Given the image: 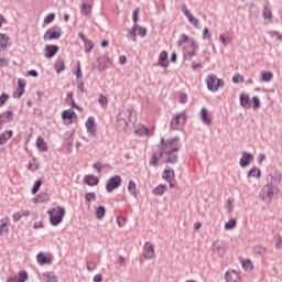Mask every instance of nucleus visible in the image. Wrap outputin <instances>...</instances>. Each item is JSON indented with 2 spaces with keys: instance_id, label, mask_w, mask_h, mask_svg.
<instances>
[{
  "instance_id": "338daca9",
  "label": "nucleus",
  "mask_w": 282,
  "mask_h": 282,
  "mask_svg": "<svg viewBox=\"0 0 282 282\" xmlns=\"http://www.w3.org/2000/svg\"><path fill=\"white\" fill-rule=\"evenodd\" d=\"M135 32H138V24H133L129 33L131 36H137Z\"/></svg>"
},
{
  "instance_id": "680f3d73",
  "label": "nucleus",
  "mask_w": 282,
  "mask_h": 282,
  "mask_svg": "<svg viewBox=\"0 0 282 282\" xmlns=\"http://www.w3.org/2000/svg\"><path fill=\"white\" fill-rule=\"evenodd\" d=\"M180 102L182 104V105H186V102H188V96L186 95V94H181L180 95Z\"/></svg>"
},
{
  "instance_id": "a18cd8bd",
  "label": "nucleus",
  "mask_w": 282,
  "mask_h": 282,
  "mask_svg": "<svg viewBox=\"0 0 282 282\" xmlns=\"http://www.w3.org/2000/svg\"><path fill=\"white\" fill-rule=\"evenodd\" d=\"M86 202H96V193L89 192L85 194Z\"/></svg>"
},
{
  "instance_id": "dca6fc26",
  "label": "nucleus",
  "mask_w": 282,
  "mask_h": 282,
  "mask_svg": "<svg viewBox=\"0 0 282 282\" xmlns=\"http://www.w3.org/2000/svg\"><path fill=\"white\" fill-rule=\"evenodd\" d=\"M135 133H137V135H140V138H144V135H152L153 128L151 130H149V128L140 124V126H137Z\"/></svg>"
},
{
  "instance_id": "cd10ccee",
  "label": "nucleus",
  "mask_w": 282,
  "mask_h": 282,
  "mask_svg": "<svg viewBox=\"0 0 282 282\" xmlns=\"http://www.w3.org/2000/svg\"><path fill=\"white\" fill-rule=\"evenodd\" d=\"M260 75H261V83H270V80H272L273 78V75L271 72L262 70Z\"/></svg>"
},
{
  "instance_id": "c756f323",
  "label": "nucleus",
  "mask_w": 282,
  "mask_h": 282,
  "mask_svg": "<svg viewBox=\"0 0 282 282\" xmlns=\"http://www.w3.org/2000/svg\"><path fill=\"white\" fill-rule=\"evenodd\" d=\"M254 254H265L268 252V248H265L263 245H256L252 248Z\"/></svg>"
},
{
  "instance_id": "58836bf2",
  "label": "nucleus",
  "mask_w": 282,
  "mask_h": 282,
  "mask_svg": "<svg viewBox=\"0 0 282 282\" xmlns=\"http://www.w3.org/2000/svg\"><path fill=\"white\" fill-rule=\"evenodd\" d=\"M84 45H85L86 54H89V52H91V50H94V42L91 40H86L84 42Z\"/></svg>"
},
{
  "instance_id": "69168bd1",
  "label": "nucleus",
  "mask_w": 282,
  "mask_h": 282,
  "mask_svg": "<svg viewBox=\"0 0 282 282\" xmlns=\"http://www.w3.org/2000/svg\"><path fill=\"white\" fill-rule=\"evenodd\" d=\"M139 36H141L142 39H144V36H147V29L139 26V32H138Z\"/></svg>"
},
{
  "instance_id": "6e6552de",
  "label": "nucleus",
  "mask_w": 282,
  "mask_h": 282,
  "mask_svg": "<svg viewBox=\"0 0 282 282\" xmlns=\"http://www.w3.org/2000/svg\"><path fill=\"white\" fill-rule=\"evenodd\" d=\"M206 83L209 91H218L219 87H221V79L217 78V76L213 74L208 75Z\"/></svg>"
},
{
  "instance_id": "6ab92c4d",
  "label": "nucleus",
  "mask_w": 282,
  "mask_h": 282,
  "mask_svg": "<svg viewBox=\"0 0 282 282\" xmlns=\"http://www.w3.org/2000/svg\"><path fill=\"white\" fill-rule=\"evenodd\" d=\"M199 116L204 124H207V127H210V124H213V120L209 119L208 110L206 108L200 109Z\"/></svg>"
},
{
  "instance_id": "4be33fe9",
  "label": "nucleus",
  "mask_w": 282,
  "mask_h": 282,
  "mask_svg": "<svg viewBox=\"0 0 282 282\" xmlns=\"http://www.w3.org/2000/svg\"><path fill=\"white\" fill-rule=\"evenodd\" d=\"M84 182L85 184H87L88 186H98V177L94 176V175H86L84 177Z\"/></svg>"
},
{
  "instance_id": "37998d69",
  "label": "nucleus",
  "mask_w": 282,
  "mask_h": 282,
  "mask_svg": "<svg viewBox=\"0 0 282 282\" xmlns=\"http://www.w3.org/2000/svg\"><path fill=\"white\" fill-rule=\"evenodd\" d=\"M189 23L194 25V28L199 29V20L195 18L193 14L189 15L188 18Z\"/></svg>"
},
{
  "instance_id": "aec40b11",
  "label": "nucleus",
  "mask_w": 282,
  "mask_h": 282,
  "mask_svg": "<svg viewBox=\"0 0 282 282\" xmlns=\"http://www.w3.org/2000/svg\"><path fill=\"white\" fill-rule=\"evenodd\" d=\"M162 177L165 180V182L171 183L173 182V177H175V171H173L171 167H167L163 171Z\"/></svg>"
},
{
  "instance_id": "de8ad7c7",
  "label": "nucleus",
  "mask_w": 282,
  "mask_h": 282,
  "mask_svg": "<svg viewBox=\"0 0 282 282\" xmlns=\"http://www.w3.org/2000/svg\"><path fill=\"white\" fill-rule=\"evenodd\" d=\"M219 41L226 46L230 43V37L226 36V34L223 33L219 35Z\"/></svg>"
},
{
  "instance_id": "20e7f679",
  "label": "nucleus",
  "mask_w": 282,
  "mask_h": 282,
  "mask_svg": "<svg viewBox=\"0 0 282 282\" xmlns=\"http://www.w3.org/2000/svg\"><path fill=\"white\" fill-rule=\"evenodd\" d=\"M282 182V173L279 170H273L267 175V184L269 186H274V188H279Z\"/></svg>"
},
{
  "instance_id": "1a4fd4ad",
  "label": "nucleus",
  "mask_w": 282,
  "mask_h": 282,
  "mask_svg": "<svg viewBox=\"0 0 282 282\" xmlns=\"http://www.w3.org/2000/svg\"><path fill=\"white\" fill-rule=\"evenodd\" d=\"M163 153V162L164 164H177V160H180V156L177 155V152H162Z\"/></svg>"
},
{
  "instance_id": "603ef678",
  "label": "nucleus",
  "mask_w": 282,
  "mask_h": 282,
  "mask_svg": "<svg viewBox=\"0 0 282 282\" xmlns=\"http://www.w3.org/2000/svg\"><path fill=\"white\" fill-rule=\"evenodd\" d=\"M56 19V15L54 13H48L47 17L44 19V23L50 24L52 21Z\"/></svg>"
},
{
  "instance_id": "c9c22d12",
  "label": "nucleus",
  "mask_w": 282,
  "mask_h": 282,
  "mask_svg": "<svg viewBox=\"0 0 282 282\" xmlns=\"http://www.w3.org/2000/svg\"><path fill=\"white\" fill-rule=\"evenodd\" d=\"M8 40L9 37L6 35V33H0V47L6 50V47H8Z\"/></svg>"
},
{
  "instance_id": "c03bdc74",
  "label": "nucleus",
  "mask_w": 282,
  "mask_h": 282,
  "mask_svg": "<svg viewBox=\"0 0 282 282\" xmlns=\"http://www.w3.org/2000/svg\"><path fill=\"white\" fill-rule=\"evenodd\" d=\"M109 165H102V163L97 162L93 165V169L97 171V173H102V169H107Z\"/></svg>"
},
{
  "instance_id": "a878e982",
  "label": "nucleus",
  "mask_w": 282,
  "mask_h": 282,
  "mask_svg": "<svg viewBox=\"0 0 282 282\" xmlns=\"http://www.w3.org/2000/svg\"><path fill=\"white\" fill-rule=\"evenodd\" d=\"M36 148L39 151H42L43 153L47 152V143L43 140V138L39 137L36 139Z\"/></svg>"
},
{
  "instance_id": "4c0bfd02",
  "label": "nucleus",
  "mask_w": 282,
  "mask_h": 282,
  "mask_svg": "<svg viewBox=\"0 0 282 282\" xmlns=\"http://www.w3.org/2000/svg\"><path fill=\"white\" fill-rule=\"evenodd\" d=\"M42 184H43V182H41V180L35 181V183L31 189L32 195H36V193H39Z\"/></svg>"
},
{
  "instance_id": "0e129e2a",
  "label": "nucleus",
  "mask_w": 282,
  "mask_h": 282,
  "mask_svg": "<svg viewBox=\"0 0 282 282\" xmlns=\"http://www.w3.org/2000/svg\"><path fill=\"white\" fill-rule=\"evenodd\" d=\"M10 65V62L6 59V57L0 58V67H8Z\"/></svg>"
},
{
  "instance_id": "e2e57ef3",
  "label": "nucleus",
  "mask_w": 282,
  "mask_h": 282,
  "mask_svg": "<svg viewBox=\"0 0 282 282\" xmlns=\"http://www.w3.org/2000/svg\"><path fill=\"white\" fill-rule=\"evenodd\" d=\"M117 224H118L119 228H122V226H124V224H126L124 217L118 216Z\"/></svg>"
},
{
  "instance_id": "4468645a",
  "label": "nucleus",
  "mask_w": 282,
  "mask_h": 282,
  "mask_svg": "<svg viewBox=\"0 0 282 282\" xmlns=\"http://www.w3.org/2000/svg\"><path fill=\"white\" fill-rule=\"evenodd\" d=\"M86 129L89 132L90 138H96V119L94 117L87 119Z\"/></svg>"
},
{
  "instance_id": "ea45409f",
  "label": "nucleus",
  "mask_w": 282,
  "mask_h": 282,
  "mask_svg": "<svg viewBox=\"0 0 282 282\" xmlns=\"http://www.w3.org/2000/svg\"><path fill=\"white\" fill-rule=\"evenodd\" d=\"M237 227V220L236 219H230L225 224V230H232V228Z\"/></svg>"
},
{
  "instance_id": "0eeeda50",
  "label": "nucleus",
  "mask_w": 282,
  "mask_h": 282,
  "mask_svg": "<svg viewBox=\"0 0 282 282\" xmlns=\"http://www.w3.org/2000/svg\"><path fill=\"white\" fill-rule=\"evenodd\" d=\"M186 124V112H180L173 117L171 120V127L172 129H175L176 131L178 129H182Z\"/></svg>"
},
{
  "instance_id": "9b49d317",
  "label": "nucleus",
  "mask_w": 282,
  "mask_h": 282,
  "mask_svg": "<svg viewBox=\"0 0 282 282\" xmlns=\"http://www.w3.org/2000/svg\"><path fill=\"white\" fill-rule=\"evenodd\" d=\"M213 246L215 254H217L218 257H223L224 254H226V243H224V241L215 240Z\"/></svg>"
},
{
  "instance_id": "39448f33",
  "label": "nucleus",
  "mask_w": 282,
  "mask_h": 282,
  "mask_svg": "<svg viewBox=\"0 0 282 282\" xmlns=\"http://www.w3.org/2000/svg\"><path fill=\"white\" fill-rule=\"evenodd\" d=\"M121 184H122V177L120 175H115V176L110 177L106 182L107 193H113V191H116V188H120Z\"/></svg>"
},
{
  "instance_id": "f8f14e48",
  "label": "nucleus",
  "mask_w": 282,
  "mask_h": 282,
  "mask_svg": "<svg viewBox=\"0 0 282 282\" xmlns=\"http://www.w3.org/2000/svg\"><path fill=\"white\" fill-rule=\"evenodd\" d=\"M58 45L47 44L44 51L45 58H54L58 54Z\"/></svg>"
},
{
  "instance_id": "bf43d9fd",
  "label": "nucleus",
  "mask_w": 282,
  "mask_h": 282,
  "mask_svg": "<svg viewBox=\"0 0 282 282\" xmlns=\"http://www.w3.org/2000/svg\"><path fill=\"white\" fill-rule=\"evenodd\" d=\"M99 105H107L109 99L105 95H100L98 99Z\"/></svg>"
},
{
  "instance_id": "e433bc0d",
  "label": "nucleus",
  "mask_w": 282,
  "mask_h": 282,
  "mask_svg": "<svg viewBox=\"0 0 282 282\" xmlns=\"http://www.w3.org/2000/svg\"><path fill=\"white\" fill-rule=\"evenodd\" d=\"M252 109L257 111V109L261 108V101L259 100V97H252L251 99Z\"/></svg>"
},
{
  "instance_id": "13d9d810",
  "label": "nucleus",
  "mask_w": 282,
  "mask_h": 282,
  "mask_svg": "<svg viewBox=\"0 0 282 282\" xmlns=\"http://www.w3.org/2000/svg\"><path fill=\"white\" fill-rule=\"evenodd\" d=\"M182 12L184 13V15L188 19L193 13H191V10H188L186 8V4H183L181 8Z\"/></svg>"
},
{
  "instance_id": "774afa93",
  "label": "nucleus",
  "mask_w": 282,
  "mask_h": 282,
  "mask_svg": "<svg viewBox=\"0 0 282 282\" xmlns=\"http://www.w3.org/2000/svg\"><path fill=\"white\" fill-rule=\"evenodd\" d=\"M13 221H21V217H23V215H21V212L15 213L13 216Z\"/></svg>"
},
{
  "instance_id": "3c124183",
  "label": "nucleus",
  "mask_w": 282,
  "mask_h": 282,
  "mask_svg": "<svg viewBox=\"0 0 282 282\" xmlns=\"http://www.w3.org/2000/svg\"><path fill=\"white\" fill-rule=\"evenodd\" d=\"M37 197L40 198V203L50 202V195L47 193H41Z\"/></svg>"
},
{
  "instance_id": "f3484780",
  "label": "nucleus",
  "mask_w": 282,
  "mask_h": 282,
  "mask_svg": "<svg viewBox=\"0 0 282 282\" xmlns=\"http://www.w3.org/2000/svg\"><path fill=\"white\" fill-rule=\"evenodd\" d=\"M239 100H240V107H242L243 109H250V107H252V102L250 101V96L242 93L240 95Z\"/></svg>"
},
{
  "instance_id": "c85d7f7f",
  "label": "nucleus",
  "mask_w": 282,
  "mask_h": 282,
  "mask_svg": "<svg viewBox=\"0 0 282 282\" xmlns=\"http://www.w3.org/2000/svg\"><path fill=\"white\" fill-rule=\"evenodd\" d=\"M43 276L46 282H58V278H56L54 272H45L43 273Z\"/></svg>"
},
{
  "instance_id": "a19ab883",
  "label": "nucleus",
  "mask_w": 282,
  "mask_h": 282,
  "mask_svg": "<svg viewBox=\"0 0 282 282\" xmlns=\"http://www.w3.org/2000/svg\"><path fill=\"white\" fill-rule=\"evenodd\" d=\"M91 12V4L89 2H84L82 4V14H89Z\"/></svg>"
},
{
  "instance_id": "09e8293b",
  "label": "nucleus",
  "mask_w": 282,
  "mask_h": 282,
  "mask_svg": "<svg viewBox=\"0 0 282 282\" xmlns=\"http://www.w3.org/2000/svg\"><path fill=\"white\" fill-rule=\"evenodd\" d=\"M243 270H252L254 267L250 260H246L242 262Z\"/></svg>"
},
{
  "instance_id": "393cba45",
  "label": "nucleus",
  "mask_w": 282,
  "mask_h": 282,
  "mask_svg": "<svg viewBox=\"0 0 282 282\" xmlns=\"http://www.w3.org/2000/svg\"><path fill=\"white\" fill-rule=\"evenodd\" d=\"M167 58L169 53H166V51L161 52L159 55V65H161V67H169V62H166Z\"/></svg>"
},
{
  "instance_id": "423d86ee",
  "label": "nucleus",
  "mask_w": 282,
  "mask_h": 282,
  "mask_svg": "<svg viewBox=\"0 0 282 282\" xmlns=\"http://www.w3.org/2000/svg\"><path fill=\"white\" fill-rule=\"evenodd\" d=\"M62 30L58 26H53L46 30L43 35L44 41H58L61 39Z\"/></svg>"
},
{
  "instance_id": "b1692460",
  "label": "nucleus",
  "mask_w": 282,
  "mask_h": 282,
  "mask_svg": "<svg viewBox=\"0 0 282 282\" xmlns=\"http://www.w3.org/2000/svg\"><path fill=\"white\" fill-rule=\"evenodd\" d=\"M12 118H14V112H12L10 110L0 115V120L3 124L10 122V120H12Z\"/></svg>"
},
{
  "instance_id": "49530a36",
  "label": "nucleus",
  "mask_w": 282,
  "mask_h": 282,
  "mask_svg": "<svg viewBox=\"0 0 282 282\" xmlns=\"http://www.w3.org/2000/svg\"><path fill=\"white\" fill-rule=\"evenodd\" d=\"M263 19H270L272 17V10L270 8L264 7L262 11Z\"/></svg>"
},
{
  "instance_id": "7ed1b4c3",
  "label": "nucleus",
  "mask_w": 282,
  "mask_h": 282,
  "mask_svg": "<svg viewBox=\"0 0 282 282\" xmlns=\"http://www.w3.org/2000/svg\"><path fill=\"white\" fill-rule=\"evenodd\" d=\"M275 193H279V187H274L267 183L260 192V197L263 202H265L267 204H270Z\"/></svg>"
},
{
  "instance_id": "5701e85b",
  "label": "nucleus",
  "mask_w": 282,
  "mask_h": 282,
  "mask_svg": "<svg viewBox=\"0 0 282 282\" xmlns=\"http://www.w3.org/2000/svg\"><path fill=\"white\" fill-rule=\"evenodd\" d=\"M12 138V130H7L0 133V147H3Z\"/></svg>"
},
{
  "instance_id": "8fccbe9b",
  "label": "nucleus",
  "mask_w": 282,
  "mask_h": 282,
  "mask_svg": "<svg viewBox=\"0 0 282 282\" xmlns=\"http://www.w3.org/2000/svg\"><path fill=\"white\" fill-rule=\"evenodd\" d=\"M23 94H25V88H18L13 93V98H21V96H23Z\"/></svg>"
},
{
  "instance_id": "f257e3e1",
  "label": "nucleus",
  "mask_w": 282,
  "mask_h": 282,
  "mask_svg": "<svg viewBox=\"0 0 282 282\" xmlns=\"http://www.w3.org/2000/svg\"><path fill=\"white\" fill-rule=\"evenodd\" d=\"M180 138L175 137L172 139H167L166 141L164 138L161 139V151L162 152H177L180 151Z\"/></svg>"
},
{
  "instance_id": "6e6d98bb",
  "label": "nucleus",
  "mask_w": 282,
  "mask_h": 282,
  "mask_svg": "<svg viewBox=\"0 0 282 282\" xmlns=\"http://www.w3.org/2000/svg\"><path fill=\"white\" fill-rule=\"evenodd\" d=\"M275 248H278V249L282 248V237H281V235H275Z\"/></svg>"
},
{
  "instance_id": "72a5a7b5",
  "label": "nucleus",
  "mask_w": 282,
  "mask_h": 282,
  "mask_svg": "<svg viewBox=\"0 0 282 282\" xmlns=\"http://www.w3.org/2000/svg\"><path fill=\"white\" fill-rule=\"evenodd\" d=\"M36 259H37V263H40V265H45V264L50 263V259L43 253H39L36 256Z\"/></svg>"
},
{
  "instance_id": "a211bd4d",
  "label": "nucleus",
  "mask_w": 282,
  "mask_h": 282,
  "mask_svg": "<svg viewBox=\"0 0 282 282\" xmlns=\"http://www.w3.org/2000/svg\"><path fill=\"white\" fill-rule=\"evenodd\" d=\"M28 281V272L21 271L18 275L11 276L7 282H25Z\"/></svg>"
},
{
  "instance_id": "bb28decb",
  "label": "nucleus",
  "mask_w": 282,
  "mask_h": 282,
  "mask_svg": "<svg viewBox=\"0 0 282 282\" xmlns=\"http://www.w3.org/2000/svg\"><path fill=\"white\" fill-rule=\"evenodd\" d=\"M55 72L56 74H61V72H65V61H63V58H58L55 62Z\"/></svg>"
},
{
  "instance_id": "473e14b6",
  "label": "nucleus",
  "mask_w": 282,
  "mask_h": 282,
  "mask_svg": "<svg viewBox=\"0 0 282 282\" xmlns=\"http://www.w3.org/2000/svg\"><path fill=\"white\" fill-rule=\"evenodd\" d=\"M167 188H169V187H167L166 185L160 184L159 186H156V187L152 191V193H153V195H162L163 193L166 192Z\"/></svg>"
},
{
  "instance_id": "412c9836",
  "label": "nucleus",
  "mask_w": 282,
  "mask_h": 282,
  "mask_svg": "<svg viewBox=\"0 0 282 282\" xmlns=\"http://www.w3.org/2000/svg\"><path fill=\"white\" fill-rule=\"evenodd\" d=\"M162 158H164L162 150H161L160 152H154V153L152 154L151 160H150V166H158V162H159V160H161Z\"/></svg>"
},
{
  "instance_id": "f704fd0d",
  "label": "nucleus",
  "mask_w": 282,
  "mask_h": 282,
  "mask_svg": "<svg viewBox=\"0 0 282 282\" xmlns=\"http://www.w3.org/2000/svg\"><path fill=\"white\" fill-rule=\"evenodd\" d=\"M74 116H76V112H74L73 110H65L62 113L63 120H73Z\"/></svg>"
},
{
  "instance_id": "ddd939ff",
  "label": "nucleus",
  "mask_w": 282,
  "mask_h": 282,
  "mask_svg": "<svg viewBox=\"0 0 282 282\" xmlns=\"http://www.w3.org/2000/svg\"><path fill=\"white\" fill-rule=\"evenodd\" d=\"M225 280L227 282H240L241 281V275H239V272L229 269L226 273H225Z\"/></svg>"
},
{
  "instance_id": "f03ea898",
  "label": "nucleus",
  "mask_w": 282,
  "mask_h": 282,
  "mask_svg": "<svg viewBox=\"0 0 282 282\" xmlns=\"http://www.w3.org/2000/svg\"><path fill=\"white\" fill-rule=\"evenodd\" d=\"M47 215L50 216L52 226H58L63 221V217H65V208L57 206L56 208L50 209Z\"/></svg>"
},
{
  "instance_id": "864d4df0",
  "label": "nucleus",
  "mask_w": 282,
  "mask_h": 282,
  "mask_svg": "<svg viewBox=\"0 0 282 282\" xmlns=\"http://www.w3.org/2000/svg\"><path fill=\"white\" fill-rule=\"evenodd\" d=\"M96 268H97L96 262H94V261H88L87 262V270H88V272H94V270H96Z\"/></svg>"
},
{
  "instance_id": "052dcab7",
  "label": "nucleus",
  "mask_w": 282,
  "mask_h": 282,
  "mask_svg": "<svg viewBox=\"0 0 282 282\" xmlns=\"http://www.w3.org/2000/svg\"><path fill=\"white\" fill-rule=\"evenodd\" d=\"M75 76H76L77 80H79V78H83V72L80 70V63L77 64V69L75 72Z\"/></svg>"
},
{
  "instance_id": "9d476101",
  "label": "nucleus",
  "mask_w": 282,
  "mask_h": 282,
  "mask_svg": "<svg viewBox=\"0 0 282 282\" xmlns=\"http://www.w3.org/2000/svg\"><path fill=\"white\" fill-rule=\"evenodd\" d=\"M143 257L145 259H153L155 257V247L150 241L143 246Z\"/></svg>"
},
{
  "instance_id": "2eb2a0df",
  "label": "nucleus",
  "mask_w": 282,
  "mask_h": 282,
  "mask_svg": "<svg viewBox=\"0 0 282 282\" xmlns=\"http://www.w3.org/2000/svg\"><path fill=\"white\" fill-rule=\"evenodd\" d=\"M252 160H254V155H252L250 152H243L239 160L241 169H246V166H248Z\"/></svg>"
},
{
  "instance_id": "79ce46f5",
  "label": "nucleus",
  "mask_w": 282,
  "mask_h": 282,
  "mask_svg": "<svg viewBox=\"0 0 282 282\" xmlns=\"http://www.w3.org/2000/svg\"><path fill=\"white\" fill-rule=\"evenodd\" d=\"M105 213H106L105 206H99L96 210L97 219H102V217H105Z\"/></svg>"
},
{
  "instance_id": "7c9ffc66",
  "label": "nucleus",
  "mask_w": 282,
  "mask_h": 282,
  "mask_svg": "<svg viewBox=\"0 0 282 282\" xmlns=\"http://www.w3.org/2000/svg\"><path fill=\"white\" fill-rule=\"evenodd\" d=\"M135 182L129 181L128 183V191L132 195V197H138V192L135 191Z\"/></svg>"
},
{
  "instance_id": "2f4dec72",
  "label": "nucleus",
  "mask_w": 282,
  "mask_h": 282,
  "mask_svg": "<svg viewBox=\"0 0 282 282\" xmlns=\"http://www.w3.org/2000/svg\"><path fill=\"white\" fill-rule=\"evenodd\" d=\"M248 177H256L259 180V177H261V170L259 167H252L248 173Z\"/></svg>"
},
{
  "instance_id": "4d7b16f0",
  "label": "nucleus",
  "mask_w": 282,
  "mask_h": 282,
  "mask_svg": "<svg viewBox=\"0 0 282 282\" xmlns=\"http://www.w3.org/2000/svg\"><path fill=\"white\" fill-rule=\"evenodd\" d=\"M209 37H210V31L208 30V26H205L203 30V39H204V41H206Z\"/></svg>"
},
{
  "instance_id": "5fc2aeb1",
  "label": "nucleus",
  "mask_w": 282,
  "mask_h": 282,
  "mask_svg": "<svg viewBox=\"0 0 282 282\" xmlns=\"http://www.w3.org/2000/svg\"><path fill=\"white\" fill-rule=\"evenodd\" d=\"M8 98H10V96L8 94H2L0 96V107H3V105H6V102H8Z\"/></svg>"
}]
</instances>
